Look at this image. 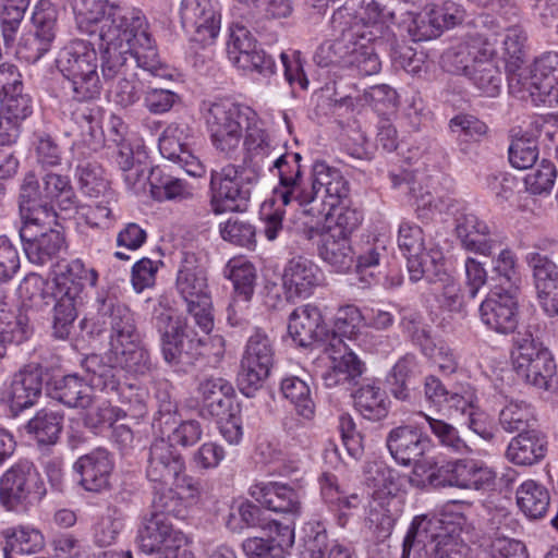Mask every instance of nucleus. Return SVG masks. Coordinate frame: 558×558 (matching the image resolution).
<instances>
[{
  "label": "nucleus",
  "mask_w": 558,
  "mask_h": 558,
  "mask_svg": "<svg viewBox=\"0 0 558 558\" xmlns=\"http://www.w3.org/2000/svg\"><path fill=\"white\" fill-rule=\"evenodd\" d=\"M243 144L252 159L269 160V171L278 177L274 189L275 202L283 206L295 204L305 215L320 217L329 215L350 193L349 182L337 168L316 160L311 170L308 182L303 179L302 156L299 153H280L265 130L250 121L245 129Z\"/></svg>",
  "instance_id": "1"
},
{
  "label": "nucleus",
  "mask_w": 558,
  "mask_h": 558,
  "mask_svg": "<svg viewBox=\"0 0 558 558\" xmlns=\"http://www.w3.org/2000/svg\"><path fill=\"white\" fill-rule=\"evenodd\" d=\"M116 19L120 28L113 26L100 39L105 47L101 64L105 81L128 76L133 61L154 76H165L167 68L159 58L146 16L129 11L117 14Z\"/></svg>",
  "instance_id": "2"
},
{
  "label": "nucleus",
  "mask_w": 558,
  "mask_h": 558,
  "mask_svg": "<svg viewBox=\"0 0 558 558\" xmlns=\"http://www.w3.org/2000/svg\"><path fill=\"white\" fill-rule=\"evenodd\" d=\"M495 47L481 36H472L442 56L444 68L463 74L488 97L499 94L502 75L495 62Z\"/></svg>",
  "instance_id": "3"
},
{
  "label": "nucleus",
  "mask_w": 558,
  "mask_h": 558,
  "mask_svg": "<svg viewBox=\"0 0 558 558\" xmlns=\"http://www.w3.org/2000/svg\"><path fill=\"white\" fill-rule=\"evenodd\" d=\"M56 64L66 78L74 100L89 102L99 97L97 52L92 44L82 39L70 41L58 53Z\"/></svg>",
  "instance_id": "4"
},
{
  "label": "nucleus",
  "mask_w": 558,
  "mask_h": 558,
  "mask_svg": "<svg viewBox=\"0 0 558 558\" xmlns=\"http://www.w3.org/2000/svg\"><path fill=\"white\" fill-rule=\"evenodd\" d=\"M153 324L160 337L165 361L173 366L193 364L203 341L189 326L186 317L159 302L154 311Z\"/></svg>",
  "instance_id": "5"
},
{
  "label": "nucleus",
  "mask_w": 558,
  "mask_h": 558,
  "mask_svg": "<svg viewBox=\"0 0 558 558\" xmlns=\"http://www.w3.org/2000/svg\"><path fill=\"white\" fill-rule=\"evenodd\" d=\"M175 287L186 303L187 313L204 333L214 327L213 304L208 278L202 258L193 252H184L177 275Z\"/></svg>",
  "instance_id": "6"
},
{
  "label": "nucleus",
  "mask_w": 558,
  "mask_h": 558,
  "mask_svg": "<svg viewBox=\"0 0 558 558\" xmlns=\"http://www.w3.org/2000/svg\"><path fill=\"white\" fill-rule=\"evenodd\" d=\"M205 120L213 145L227 156H232L240 147L243 134L255 112L229 100L208 104Z\"/></svg>",
  "instance_id": "7"
},
{
  "label": "nucleus",
  "mask_w": 558,
  "mask_h": 558,
  "mask_svg": "<svg viewBox=\"0 0 558 558\" xmlns=\"http://www.w3.org/2000/svg\"><path fill=\"white\" fill-rule=\"evenodd\" d=\"M253 179L244 167L228 163L211 170L209 181V206L215 215L244 213L248 208Z\"/></svg>",
  "instance_id": "8"
},
{
  "label": "nucleus",
  "mask_w": 558,
  "mask_h": 558,
  "mask_svg": "<svg viewBox=\"0 0 558 558\" xmlns=\"http://www.w3.org/2000/svg\"><path fill=\"white\" fill-rule=\"evenodd\" d=\"M330 24L336 38L323 43L314 54L315 62L322 68L337 65L343 69L350 40H378L377 33L381 29V25L376 23L371 26L364 25L362 20L356 19L345 8H339L333 12Z\"/></svg>",
  "instance_id": "9"
},
{
  "label": "nucleus",
  "mask_w": 558,
  "mask_h": 558,
  "mask_svg": "<svg viewBox=\"0 0 558 558\" xmlns=\"http://www.w3.org/2000/svg\"><path fill=\"white\" fill-rule=\"evenodd\" d=\"M47 494L46 484L29 460H20L0 480V500L11 511L26 512Z\"/></svg>",
  "instance_id": "10"
},
{
  "label": "nucleus",
  "mask_w": 558,
  "mask_h": 558,
  "mask_svg": "<svg viewBox=\"0 0 558 558\" xmlns=\"http://www.w3.org/2000/svg\"><path fill=\"white\" fill-rule=\"evenodd\" d=\"M513 369L518 377L538 389L548 390L556 375V363L547 348L531 332L514 338L511 352Z\"/></svg>",
  "instance_id": "11"
},
{
  "label": "nucleus",
  "mask_w": 558,
  "mask_h": 558,
  "mask_svg": "<svg viewBox=\"0 0 558 558\" xmlns=\"http://www.w3.org/2000/svg\"><path fill=\"white\" fill-rule=\"evenodd\" d=\"M496 480L495 471L481 460L464 458L446 461L430 469L427 482L435 488L489 489Z\"/></svg>",
  "instance_id": "12"
},
{
  "label": "nucleus",
  "mask_w": 558,
  "mask_h": 558,
  "mask_svg": "<svg viewBox=\"0 0 558 558\" xmlns=\"http://www.w3.org/2000/svg\"><path fill=\"white\" fill-rule=\"evenodd\" d=\"M275 361V348L269 337L256 330L245 344L238 374V387L246 397H253L269 376Z\"/></svg>",
  "instance_id": "13"
},
{
  "label": "nucleus",
  "mask_w": 558,
  "mask_h": 558,
  "mask_svg": "<svg viewBox=\"0 0 558 558\" xmlns=\"http://www.w3.org/2000/svg\"><path fill=\"white\" fill-rule=\"evenodd\" d=\"M58 10L49 1L36 5L33 15V28L23 34L16 47L19 59L27 63H36L52 47L58 32Z\"/></svg>",
  "instance_id": "14"
},
{
  "label": "nucleus",
  "mask_w": 558,
  "mask_h": 558,
  "mask_svg": "<svg viewBox=\"0 0 558 558\" xmlns=\"http://www.w3.org/2000/svg\"><path fill=\"white\" fill-rule=\"evenodd\" d=\"M95 302L98 316L109 326L110 351L132 345L142 339L135 314L113 293L101 290L97 293Z\"/></svg>",
  "instance_id": "15"
},
{
  "label": "nucleus",
  "mask_w": 558,
  "mask_h": 558,
  "mask_svg": "<svg viewBox=\"0 0 558 558\" xmlns=\"http://www.w3.org/2000/svg\"><path fill=\"white\" fill-rule=\"evenodd\" d=\"M288 333L295 345L311 348L315 344L330 345V349L342 345V339L330 332L322 311L313 304L296 307L289 316Z\"/></svg>",
  "instance_id": "16"
},
{
  "label": "nucleus",
  "mask_w": 558,
  "mask_h": 558,
  "mask_svg": "<svg viewBox=\"0 0 558 558\" xmlns=\"http://www.w3.org/2000/svg\"><path fill=\"white\" fill-rule=\"evenodd\" d=\"M43 366L32 362L12 374L0 391V401L12 416L34 407L43 391Z\"/></svg>",
  "instance_id": "17"
},
{
  "label": "nucleus",
  "mask_w": 558,
  "mask_h": 558,
  "mask_svg": "<svg viewBox=\"0 0 558 558\" xmlns=\"http://www.w3.org/2000/svg\"><path fill=\"white\" fill-rule=\"evenodd\" d=\"M522 88L530 93L536 105L554 106L558 104V52L549 51L534 61L526 75L523 72L511 75Z\"/></svg>",
  "instance_id": "18"
},
{
  "label": "nucleus",
  "mask_w": 558,
  "mask_h": 558,
  "mask_svg": "<svg viewBox=\"0 0 558 558\" xmlns=\"http://www.w3.org/2000/svg\"><path fill=\"white\" fill-rule=\"evenodd\" d=\"M180 19L192 43L211 45L220 31V13L213 0H181Z\"/></svg>",
  "instance_id": "19"
},
{
  "label": "nucleus",
  "mask_w": 558,
  "mask_h": 558,
  "mask_svg": "<svg viewBox=\"0 0 558 558\" xmlns=\"http://www.w3.org/2000/svg\"><path fill=\"white\" fill-rule=\"evenodd\" d=\"M73 11L77 29L82 34L94 35L99 29V38H105L107 31L119 26L116 15L133 11L145 16L141 9L134 7H122L110 3L108 0H73ZM120 27H117V31Z\"/></svg>",
  "instance_id": "20"
},
{
  "label": "nucleus",
  "mask_w": 558,
  "mask_h": 558,
  "mask_svg": "<svg viewBox=\"0 0 558 558\" xmlns=\"http://www.w3.org/2000/svg\"><path fill=\"white\" fill-rule=\"evenodd\" d=\"M138 544L147 555L161 554L163 558H179V551L186 544L185 535L175 530L168 517L153 513L138 531Z\"/></svg>",
  "instance_id": "21"
},
{
  "label": "nucleus",
  "mask_w": 558,
  "mask_h": 558,
  "mask_svg": "<svg viewBox=\"0 0 558 558\" xmlns=\"http://www.w3.org/2000/svg\"><path fill=\"white\" fill-rule=\"evenodd\" d=\"M513 290L495 288L481 303V322L500 335L514 332L519 324V304Z\"/></svg>",
  "instance_id": "22"
},
{
  "label": "nucleus",
  "mask_w": 558,
  "mask_h": 558,
  "mask_svg": "<svg viewBox=\"0 0 558 558\" xmlns=\"http://www.w3.org/2000/svg\"><path fill=\"white\" fill-rule=\"evenodd\" d=\"M191 128L186 123H171L159 137L160 154L174 162H178L184 171L192 177H202L205 166L191 149Z\"/></svg>",
  "instance_id": "23"
},
{
  "label": "nucleus",
  "mask_w": 558,
  "mask_h": 558,
  "mask_svg": "<svg viewBox=\"0 0 558 558\" xmlns=\"http://www.w3.org/2000/svg\"><path fill=\"white\" fill-rule=\"evenodd\" d=\"M38 220H27L20 229V238L27 259L44 266L56 259L65 245L63 233L58 229L47 228L37 232Z\"/></svg>",
  "instance_id": "24"
},
{
  "label": "nucleus",
  "mask_w": 558,
  "mask_h": 558,
  "mask_svg": "<svg viewBox=\"0 0 558 558\" xmlns=\"http://www.w3.org/2000/svg\"><path fill=\"white\" fill-rule=\"evenodd\" d=\"M378 40L354 38L350 40V48L345 54L344 68L353 75L371 76L381 69L376 48H386L393 38L388 27H383L377 33Z\"/></svg>",
  "instance_id": "25"
},
{
  "label": "nucleus",
  "mask_w": 558,
  "mask_h": 558,
  "mask_svg": "<svg viewBox=\"0 0 558 558\" xmlns=\"http://www.w3.org/2000/svg\"><path fill=\"white\" fill-rule=\"evenodd\" d=\"M184 471L183 457L168 440L158 438L150 444L146 464V477L149 482L173 485V482Z\"/></svg>",
  "instance_id": "26"
},
{
  "label": "nucleus",
  "mask_w": 558,
  "mask_h": 558,
  "mask_svg": "<svg viewBox=\"0 0 558 558\" xmlns=\"http://www.w3.org/2000/svg\"><path fill=\"white\" fill-rule=\"evenodd\" d=\"M391 457L402 465L416 464L433 448L432 439L416 427L401 425L386 438Z\"/></svg>",
  "instance_id": "27"
},
{
  "label": "nucleus",
  "mask_w": 558,
  "mask_h": 558,
  "mask_svg": "<svg viewBox=\"0 0 558 558\" xmlns=\"http://www.w3.org/2000/svg\"><path fill=\"white\" fill-rule=\"evenodd\" d=\"M324 279L320 268L304 256L291 258L283 269L282 286L287 299L307 298Z\"/></svg>",
  "instance_id": "28"
},
{
  "label": "nucleus",
  "mask_w": 558,
  "mask_h": 558,
  "mask_svg": "<svg viewBox=\"0 0 558 558\" xmlns=\"http://www.w3.org/2000/svg\"><path fill=\"white\" fill-rule=\"evenodd\" d=\"M330 349L324 348L331 365L322 374V379L327 388L353 385L364 372V364L357 355L342 340V345Z\"/></svg>",
  "instance_id": "29"
},
{
  "label": "nucleus",
  "mask_w": 558,
  "mask_h": 558,
  "mask_svg": "<svg viewBox=\"0 0 558 558\" xmlns=\"http://www.w3.org/2000/svg\"><path fill=\"white\" fill-rule=\"evenodd\" d=\"M201 396L203 417H213L220 422L230 415L232 410L233 386L222 377L207 376L201 379L197 387Z\"/></svg>",
  "instance_id": "30"
},
{
  "label": "nucleus",
  "mask_w": 558,
  "mask_h": 558,
  "mask_svg": "<svg viewBox=\"0 0 558 558\" xmlns=\"http://www.w3.org/2000/svg\"><path fill=\"white\" fill-rule=\"evenodd\" d=\"M1 129L0 145H11L16 142L22 122L33 112L32 98L21 89L0 98Z\"/></svg>",
  "instance_id": "31"
},
{
  "label": "nucleus",
  "mask_w": 558,
  "mask_h": 558,
  "mask_svg": "<svg viewBox=\"0 0 558 558\" xmlns=\"http://www.w3.org/2000/svg\"><path fill=\"white\" fill-rule=\"evenodd\" d=\"M250 494L268 510L290 514L293 518L301 514L300 495L289 485L277 482L257 483L250 488Z\"/></svg>",
  "instance_id": "32"
},
{
  "label": "nucleus",
  "mask_w": 558,
  "mask_h": 558,
  "mask_svg": "<svg viewBox=\"0 0 558 558\" xmlns=\"http://www.w3.org/2000/svg\"><path fill=\"white\" fill-rule=\"evenodd\" d=\"M73 468L80 474V484L85 490L99 493L109 487L113 463L106 449L98 448L82 456Z\"/></svg>",
  "instance_id": "33"
},
{
  "label": "nucleus",
  "mask_w": 558,
  "mask_h": 558,
  "mask_svg": "<svg viewBox=\"0 0 558 558\" xmlns=\"http://www.w3.org/2000/svg\"><path fill=\"white\" fill-rule=\"evenodd\" d=\"M403 327L418 342L424 355L428 356L442 374H453L458 368V360L451 348L446 343H433L425 328L421 326L420 317L416 314L403 317Z\"/></svg>",
  "instance_id": "34"
},
{
  "label": "nucleus",
  "mask_w": 558,
  "mask_h": 558,
  "mask_svg": "<svg viewBox=\"0 0 558 558\" xmlns=\"http://www.w3.org/2000/svg\"><path fill=\"white\" fill-rule=\"evenodd\" d=\"M456 232L463 247L485 256L492 255L496 241L489 238L488 225L472 213L457 217Z\"/></svg>",
  "instance_id": "35"
},
{
  "label": "nucleus",
  "mask_w": 558,
  "mask_h": 558,
  "mask_svg": "<svg viewBox=\"0 0 558 558\" xmlns=\"http://www.w3.org/2000/svg\"><path fill=\"white\" fill-rule=\"evenodd\" d=\"M50 397L69 408L89 409L94 403L90 385L76 374L54 379Z\"/></svg>",
  "instance_id": "36"
},
{
  "label": "nucleus",
  "mask_w": 558,
  "mask_h": 558,
  "mask_svg": "<svg viewBox=\"0 0 558 558\" xmlns=\"http://www.w3.org/2000/svg\"><path fill=\"white\" fill-rule=\"evenodd\" d=\"M546 451V436L536 429H530L511 439L506 450V457L514 464L532 465L542 460Z\"/></svg>",
  "instance_id": "37"
},
{
  "label": "nucleus",
  "mask_w": 558,
  "mask_h": 558,
  "mask_svg": "<svg viewBox=\"0 0 558 558\" xmlns=\"http://www.w3.org/2000/svg\"><path fill=\"white\" fill-rule=\"evenodd\" d=\"M517 506L530 520L545 517L550 505L547 487L534 480L524 481L515 490Z\"/></svg>",
  "instance_id": "38"
},
{
  "label": "nucleus",
  "mask_w": 558,
  "mask_h": 558,
  "mask_svg": "<svg viewBox=\"0 0 558 558\" xmlns=\"http://www.w3.org/2000/svg\"><path fill=\"white\" fill-rule=\"evenodd\" d=\"M77 290L56 293V304L52 317V335L56 339L66 340L73 329L77 317V308L83 304L84 298H78Z\"/></svg>",
  "instance_id": "39"
},
{
  "label": "nucleus",
  "mask_w": 558,
  "mask_h": 558,
  "mask_svg": "<svg viewBox=\"0 0 558 558\" xmlns=\"http://www.w3.org/2000/svg\"><path fill=\"white\" fill-rule=\"evenodd\" d=\"M43 195L46 208L57 206L60 210L71 211L77 207V198L66 175L47 172L41 178Z\"/></svg>",
  "instance_id": "40"
},
{
  "label": "nucleus",
  "mask_w": 558,
  "mask_h": 558,
  "mask_svg": "<svg viewBox=\"0 0 558 558\" xmlns=\"http://www.w3.org/2000/svg\"><path fill=\"white\" fill-rule=\"evenodd\" d=\"M543 136L538 134L533 125L525 131H519L512 136L511 144L508 149L509 162L519 170L532 168L538 159L537 138Z\"/></svg>",
  "instance_id": "41"
},
{
  "label": "nucleus",
  "mask_w": 558,
  "mask_h": 558,
  "mask_svg": "<svg viewBox=\"0 0 558 558\" xmlns=\"http://www.w3.org/2000/svg\"><path fill=\"white\" fill-rule=\"evenodd\" d=\"M151 195L157 201H185L193 197V189L184 180L167 174L159 167L147 177Z\"/></svg>",
  "instance_id": "42"
},
{
  "label": "nucleus",
  "mask_w": 558,
  "mask_h": 558,
  "mask_svg": "<svg viewBox=\"0 0 558 558\" xmlns=\"http://www.w3.org/2000/svg\"><path fill=\"white\" fill-rule=\"evenodd\" d=\"M4 558L32 556L41 550L45 545L43 534L35 529L19 526L4 532Z\"/></svg>",
  "instance_id": "43"
},
{
  "label": "nucleus",
  "mask_w": 558,
  "mask_h": 558,
  "mask_svg": "<svg viewBox=\"0 0 558 558\" xmlns=\"http://www.w3.org/2000/svg\"><path fill=\"white\" fill-rule=\"evenodd\" d=\"M320 257L335 270L343 272L349 270L354 263V253L351 247L350 238L337 236L325 231L322 235L319 246Z\"/></svg>",
  "instance_id": "44"
},
{
  "label": "nucleus",
  "mask_w": 558,
  "mask_h": 558,
  "mask_svg": "<svg viewBox=\"0 0 558 558\" xmlns=\"http://www.w3.org/2000/svg\"><path fill=\"white\" fill-rule=\"evenodd\" d=\"M353 399L355 409L367 420L378 421L388 413V397L375 383L363 384Z\"/></svg>",
  "instance_id": "45"
},
{
  "label": "nucleus",
  "mask_w": 558,
  "mask_h": 558,
  "mask_svg": "<svg viewBox=\"0 0 558 558\" xmlns=\"http://www.w3.org/2000/svg\"><path fill=\"white\" fill-rule=\"evenodd\" d=\"M62 423L61 414L41 409L25 424L24 428L39 445H54L59 439Z\"/></svg>",
  "instance_id": "46"
},
{
  "label": "nucleus",
  "mask_w": 558,
  "mask_h": 558,
  "mask_svg": "<svg viewBox=\"0 0 558 558\" xmlns=\"http://www.w3.org/2000/svg\"><path fill=\"white\" fill-rule=\"evenodd\" d=\"M98 281V272L94 268H87L82 259L76 258L69 262L64 270L57 277V291L72 292L77 290L78 298H84L86 284L95 287Z\"/></svg>",
  "instance_id": "47"
},
{
  "label": "nucleus",
  "mask_w": 558,
  "mask_h": 558,
  "mask_svg": "<svg viewBox=\"0 0 558 558\" xmlns=\"http://www.w3.org/2000/svg\"><path fill=\"white\" fill-rule=\"evenodd\" d=\"M436 538L429 539L426 544L427 558H468L469 548L454 533V529L440 520V527L437 529Z\"/></svg>",
  "instance_id": "48"
},
{
  "label": "nucleus",
  "mask_w": 558,
  "mask_h": 558,
  "mask_svg": "<svg viewBox=\"0 0 558 558\" xmlns=\"http://www.w3.org/2000/svg\"><path fill=\"white\" fill-rule=\"evenodd\" d=\"M421 374L420 363L415 355L405 354L393 365L387 376V385L392 396L399 400L410 398L409 383Z\"/></svg>",
  "instance_id": "49"
},
{
  "label": "nucleus",
  "mask_w": 558,
  "mask_h": 558,
  "mask_svg": "<svg viewBox=\"0 0 558 558\" xmlns=\"http://www.w3.org/2000/svg\"><path fill=\"white\" fill-rule=\"evenodd\" d=\"M114 363L128 373L134 375H146L153 368L150 354L143 344V339L135 341L132 345L122 347L110 351Z\"/></svg>",
  "instance_id": "50"
},
{
  "label": "nucleus",
  "mask_w": 558,
  "mask_h": 558,
  "mask_svg": "<svg viewBox=\"0 0 558 558\" xmlns=\"http://www.w3.org/2000/svg\"><path fill=\"white\" fill-rule=\"evenodd\" d=\"M319 483L322 498L331 510H351L362 505L363 498L357 493L345 492L333 474H323Z\"/></svg>",
  "instance_id": "51"
},
{
  "label": "nucleus",
  "mask_w": 558,
  "mask_h": 558,
  "mask_svg": "<svg viewBox=\"0 0 558 558\" xmlns=\"http://www.w3.org/2000/svg\"><path fill=\"white\" fill-rule=\"evenodd\" d=\"M223 276L232 282L233 294L254 296L257 270L253 263L241 258H232L226 264Z\"/></svg>",
  "instance_id": "52"
},
{
  "label": "nucleus",
  "mask_w": 558,
  "mask_h": 558,
  "mask_svg": "<svg viewBox=\"0 0 558 558\" xmlns=\"http://www.w3.org/2000/svg\"><path fill=\"white\" fill-rule=\"evenodd\" d=\"M83 368L88 375V384L94 389L114 392L119 388L120 380L118 374L120 369L104 362L100 355L92 354L85 357L82 363Z\"/></svg>",
  "instance_id": "53"
},
{
  "label": "nucleus",
  "mask_w": 558,
  "mask_h": 558,
  "mask_svg": "<svg viewBox=\"0 0 558 558\" xmlns=\"http://www.w3.org/2000/svg\"><path fill=\"white\" fill-rule=\"evenodd\" d=\"M280 391L284 399L289 400L296 413L311 420L315 414V402L312 398L310 386L296 376L282 379Z\"/></svg>",
  "instance_id": "54"
},
{
  "label": "nucleus",
  "mask_w": 558,
  "mask_h": 558,
  "mask_svg": "<svg viewBox=\"0 0 558 558\" xmlns=\"http://www.w3.org/2000/svg\"><path fill=\"white\" fill-rule=\"evenodd\" d=\"M535 422L534 409L524 401L511 400L499 413V424L507 433L529 432Z\"/></svg>",
  "instance_id": "55"
},
{
  "label": "nucleus",
  "mask_w": 558,
  "mask_h": 558,
  "mask_svg": "<svg viewBox=\"0 0 558 558\" xmlns=\"http://www.w3.org/2000/svg\"><path fill=\"white\" fill-rule=\"evenodd\" d=\"M76 178L80 189L90 197L110 196L109 181L105 178L99 163L93 160H81L76 166Z\"/></svg>",
  "instance_id": "56"
},
{
  "label": "nucleus",
  "mask_w": 558,
  "mask_h": 558,
  "mask_svg": "<svg viewBox=\"0 0 558 558\" xmlns=\"http://www.w3.org/2000/svg\"><path fill=\"white\" fill-rule=\"evenodd\" d=\"M440 527V519L417 515L413 519L402 544L401 558H410L412 548L422 546L426 553V544L436 538L435 534Z\"/></svg>",
  "instance_id": "57"
},
{
  "label": "nucleus",
  "mask_w": 558,
  "mask_h": 558,
  "mask_svg": "<svg viewBox=\"0 0 558 558\" xmlns=\"http://www.w3.org/2000/svg\"><path fill=\"white\" fill-rule=\"evenodd\" d=\"M46 210L43 195V183L40 184L33 172L25 174L20 192V211L22 218L27 220H39L38 211Z\"/></svg>",
  "instance_id": "58"
},
{
  "label": "nucleus",
  "mask_w": 558,
  "mask_h": 558,
  "mask_svg": "<svg viewBox=\"0 0 558 558\" xmlns=\"http://www.w3.org/2000/svg\"><path fill=\"white\" fill-rule=\"evenodd\" d=\"M98 116L99 108L95 106L76 109L73 112L74 120L82 129V144L90 151L99 150L105 143Z\"/></svg>",
  "instance_id": "59"
},
{
  "label": "nucleus",
  "mask_w": 558,
  "mask_h": 558,
  "mask_svg": "<svg viewBox=\"0 0 558 558\" xmlns=\"http://www.w3.org/2000/svg\"><path fill=\"white\" fill-rule=\"evenodd\" d=\"M114 392L121 404L125 407L121 410L124 415L129 413L133 417H142L146 414L149 393L145 387L136 383H120Z\"/></svg>",
  "instance_id": "60"
},
{
  "label": "nucleus",
  "mask_w": 558,
  "mask_h": 558,
  "mask_svg": "<svg viewBox=\"0 0 558 558\" xmlns=\"http://www.w3.org/2000/svg\"><path fill=\"white\" fill-rule=\"evenodd\" d=\"M220 235L225 241L247 250L256 246V229L248 221L230 218L220 223Z\"/></svg>",
  "instance_id": "61"
},
{
  "label": "nucleus",
  "mask_w": 558,
  "mask_h": 558,
  "mask_svg": "<svg viewBox=\"0 0 558 558\" xmlns=\"http://www.w3.org/2000/svg\"><path fill=\"white\" fill-rule=\"evenodd\" d=\"M423 416L427 421L432 434L438 439L441 446L454 453L471 451L453 425L442 420L434 418L427 414H423Z\"/></svg>",
  "instance_id": "62"
},
{
  "label": "nucleus",
  "mask_w": 558,
  "mask_h": 558,
  "mask_svg": "<svg viewBox=\"0 0 558 558\" xmlns=\"http://www.w3.org/2000/svg\"><path fill=\"white\" fill-rule=\"evenodd\" d=\"M404 256L412 282H417L422 279L434 282L435 277L440 276V266L425 250L423 253H410Z\"/></svg>",
  "instance_id": "63"
},
{
  "label": "nucleus",
  "mask_w": 558,
  "mask_h": 558,
  "mask_svg": "<svg viewBox=\"0 0 558 558\" xmlns=\"http://www.w3.org/2000/svg\"><path fill=\"white\" fill-rule=\"evenodd\" d=\"M555 165L549 160H542L537 168L524 178L526 190L534 195L549 194L556 180Z\"/></svg>",
  "instance_id": "64"
}]
</instances>
